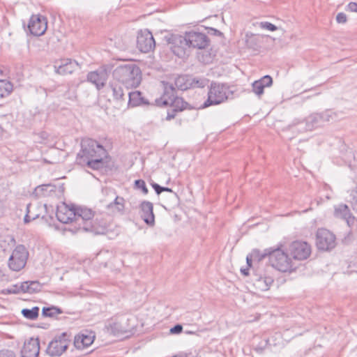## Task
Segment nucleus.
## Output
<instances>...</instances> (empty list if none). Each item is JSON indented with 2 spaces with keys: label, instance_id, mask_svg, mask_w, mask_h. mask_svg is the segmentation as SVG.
Instances as JSON below:
<instances>
[{
  "label": "nucleus",
  "instance_id": "21",
  "mask_svg": "<svg viewBox=\"0 0 357 357\" xmlns=\"http://www.w3.org/2000/svg\"><path fill=\"white\" fill-rule=\"evenodd\" d=\"M323 125L318 113L312 114L296 126L297 130L301 131L312 130Z\"/></svg>",
  "mask_w": 357,
  "mask_h": 357
},
{
  "label": "nucleus",
  "instance_id": "4",
  "mask_svg": "<svg viewBox=\"0 0 357 357\" xmlns=\"http://www.w3.org/2000/svg\"><path fill=\"white\" fill-rule=\"evenodd\" d=\"M164 93L162 97V105L170 106L175 110L181 112L187 107L188 103L183 98L176 96V91L173 84L163 82Z\"/></svg>",
  "mask_w": 357,
  "mask_h": 357
},
{
  "label": "nucleus",
  "instance_id": "26",
  "mask_svg": "<svg viewBox=\"0 0 357 357\" xmlns=\"http://www.w3.org/2000/svg\"><path fill=\"white\" fill-rule=\"evenodd\" d=\"M128 105L131 107L149 104V102L142 96V93L139 91L128 92Z\"/></svg>",
  "mask_w": 357,
  "mask_h": 357
},
{
  "label": "nucleus",
  "instance_id": "22",
  "mask_svg": "<svg viewBox=\"0 0 357 357\" xmlns=\"http://www.w3.org/2000/svg\"><path fill=\"white\" fill-rule=\"evenodd\" d=\"M141 218L144 222L151 227L155 225V215L153 204L148 201H143L140 204Z\"/></svg>",
  "mask_w": 357,
  "mask_h": 357
},
{
  "label": "nucleus",
  "instance_id": "51",
  "mask_svg": "<svg viewBox=\"0 0 357 357\" xmlns=\"http://www.w3.org/2000/svg\"><path fill=\"white\" fill-rule=\"evenodd\" d=\"M215 32H217L218 33V35H220L222 34V33L216 29H213Z\"/></svg>",
  "mask_w": 357,
  "mask_h": 357
},
{
  "label": "nucleus",
  "instance_id": "12",
  "mask_svg": "<svg viewBox=\"0 0 357 357\" xmlns=\"http://www.w3.org/2000/svg\"><path fill=\"white\" fill-rule=\"evenodd\" d=\"M76 206L74 204H67L64 202L57 206L56 215L58 220L64 224L74 223L75 219Z\"/></svg>",
  "mask_w": 357,
  "mask_h": 357
},
{
  "label": "nucleus",
  "instance_id": "18",
  "mask_svg": "<svg viewBox=\"0 0 357 357\" xmlns=\"http://www.w3.org/2000/svg\"><path fill=\"white\" fill-rule=\"evenodd\" d=\"M54 67L57 74L65 75L73 73L79 65L75 60L63 59L56 62Z\"/></svg>",
  "mask_w": 357,
  "mask_h": 357
},
{
  "label": "nucleus",
  "instance_id": "7",
  "mask_svg": "<svg viewBox=\"0 0 357 357\" xmlns=\"http://www.w3.org/2000/svg\"><path fill=\"white\" fill-rule=\"evenodd\" d=\"M336 237L331 231L319 228L316 233V245L318 250L331 251L336 246Z\"/></svg>",
  "mask_w": 357,
  "mask_h": 357
},
{
  "label": "nucleus",
  "instance_id": "48",
  "mask_svg": "<svg viewBox=\"0 0 357 357\" xmlns=\"http://www.w3.org/2000/svg\"><path fill=\"white\" fill-rule=\"evenodd\" d=\"M183 327L180 324H176L170 329V333L172 334H178L182 332Z\"/></svg>",
  "mask_w": 357,
  "mask_h": 357
},
{
  "label": "nucleus",
  "instance_id": "6",
  "mask_svg": "<svg viewBox=\"0 0 357 357\" xmlns=\"http://www.w3.org/2000/svg\"><path fill=\"white\" fill-rule=\"evenodd\" d=\"M269 262L272 267L281 272L290 271L293 266L291 258L280 248H271Z\"/></svg>",
  "mask_w": 357,
  "mask_h": 357
},
{
  "label": "nucleus",
  "instance_id": "15",
  "mask_svg": "<svg viewBox=\"0 0 357 357\" xmlns=\"http://www.w3.org/2000/svg\"><path fill=\"white\" fill-rule=\"evenodd\" d=\"M185 35L190 48L205 49L209 44V39L205 33L191 31L185 32Z\"/></svg>",
  "mask_w": 357,
  "mask_h": 357
},
{
  "label": "nucleus",
  "instance_id": "1",
  "mask_svg": "<svg viewBox=\"0 0 357 357\" xmlns=\"http://www.w3.org/2000/svg\"><path fill=\"white\" fill-rule=\"evenodd\" d=\"M81 147L77 155V164L95 170L104 167L103 158L107 156V152L102 145L93 139H86L82 141Z\"/></svg>",
  "mask_w": 357,
  "mask_h": 357
},
{
  "label": "nucleus",
  "instance_id": "45",
  "mask_svg": "<svg viewBox=\"0 0 357 357\" xmlns=\"http://www.w3.org/2000/svg\"><path fill=\"white\" fill-rule=\"evenodd\" d=\"M347 15L344 13H339L336 16V21L338 23L343 24V23H345L347 22Z\"/></svg>",
  "mask_w": 357,
  "mask_h": 357
},
{
  "label": "nucleus",
  "instance_id": "43",
  "mask_svg": "<svg viewBox=\"0 0 357 357\" xmlns=\"http://www.w3.org/2000/svg\"><path fill=\"white\" fill-rule=\"evenodd\" d=\"M21 283L13 285L10 288L7 289L8 293L9 294H20L22 293V289H21Z\"/></svg>",
  "mask_w": 357,
  "mask_h": 357
},
{
  "label": "nucleus",
  "instance_id": "38",
  "mask_svg": "<svg viewBox=\"0 0 357 357\" xmlns=\"http://www.w3.org/2000/svg\"><path fill=\"white\" fill-rule=\"evenodd\" d=\"M31 208L32 206L31 204L26 206V213L24 218V223H29L31 220H34L39 217V215H31Z\"/></svg>",
  "mask_w": 357,
  "mask_h": 357
},
{
  "label": "nucleus",
  "instance_id": "5",
  "mask_svg": "<svg viewBox=\"0 0 357 357\" xmlns=\"http://www.w3.org/2000/svg\"><path fill=\"white\" fill-rule=\"evenodd\" d=\"M75 213V225H72L69 230L73 233L87 231L86 225L92 224V218L95 216L94 213L90 208L76 206Z\"/></svg>",
  "mask_w": 357,
  "mask_h": 357
},
{
  "label": "nucleus",
  "instance_id": "17",
  "mask_svg": "<svg viewBox=\"0 0 357 357\" xmlns=\"http://www.w3.org/2000/svg\"><path fill=\"white\" fill-rule=\"evenodd\" d=\"M47 28V22L45 17L43 15H32L30 18L28 29L31 34L36 36L45 33Z\"/></svg>",
  "mask_w": 357,
  "mask_h": 357
},
{
  "label": "nucleus",
  "instance_id": "42",
  "mask_svg": "<svg viewBox=\"0 0 357 357\" xmlns=\"http://www.w3.org/2000/svg\"><path fill=\"white\" fill-rule=\"evenodd\" d=\"M260 27L264 29H267L271 31L277 30V26L272 23L264 22L260 23Z\"/></svg>",
  "mask_w": 357,
  "mask_h": 357
},
{
  "label": "nucleus",
  "instance_id": "36",
  "mask_svg": "<svg viewBox=\"0 0 357 357\" xmlns=\"http://www.w3.org/2000/svg\"><path fill=\"white\" fill-rule=\"evenodd\" d=\"M318 114H319V116L321 118V121L323 125L326 122H328V121H330L331 120H334L335 119V117H336V114L335 113H333V112L329 111V110L323 112L321 113H318Z\"/></svg>",
  "mask_w": 357,
  "mask_h": 357
},
{
  "label": "nucleus",
  "instance_id": "29",
  "mask_svg": "<svg viewBox=\"0 0 357 357\" xmlns=\"http://www.w3.org/2000/svg\"><path fill=\"white\" fill-rule=\"evenodd\" d=\"M176 87L181 91H185L190 88V76L179 75L174 80Z\"/></svg>",
  "mask_w": 357,
  "mask_h": 357
},
{
  "label": "nucleus",
  "instance_id": "44",
  "mask_svg": "<svg viewBox=\"0 0 357 357\" xmlns=\"http://www.w3.org/2000/svg\"><path fill=\"white\" fill-rule=\"evenodd\" d=\"M0 357H15L14 351L8 349L0 350Z\"/></svg>",
  "mask_w": 357,
  "mask_h": 357
},
{
  "label": "nucleus",
  "instance_id": "23",
  "mask_svg": "<svg viewBox=\"0 0 357 357\" xmlns=\"http://www.w3.org/2000/svg\"><path fill=\"white\" fill-rule=\"evenodd\" d=\"M252 281L253 285L257 290L264 291L269 289L274 280L272 277L261 276L256 274L254 275Z\"/></svg>",
  "mask_w": 357,
  "mask_h": 357
},
{
  "label": "nucleus",
  "instance_id": "39",
  "mask_svg": "<svg viewBox=\"0 0 357 357\" xmlns=\"http://www.w3.org/2000/svg\"><path fill=\"white\" fill-rule=\"evenodd\" d=\"M151 186L155 190L157 195H160L162 192H173V190L171 188L160 186L159 184L155 183H151Z\"/></svg>",
  "mask_w": 357,
  "mask_h": 357
},
{
  "label": "nucleus",
  "instance_id": "35",
  "mask_svg": "<svg viewBox=\"0 0 357 357\" xmlns=\"http://www.w3.org/2000/svg\"><path fill=\"white\" fill-rule=\"evenodd\" d=\"M110 87L113 93V96L116 100H120L123 99L124 93L122 87L120 85L116 84H112Z\"/></svg>",
  "mask_w": 357,
  "mask_h": 357
},
{
  "label": "nucleus",
  "instance_id": "40",
  "mask_svg": "<svg viewBox=\"0 0 357 357\" xmlns=\"http://www.w3.org/2000/svg\"><path fill=\"white\" fill-rule=\"evenodd\" d=\"M135 185L137 189H140L144 194L146 195L149 192L145 182L142 179H138L135 181Z\"/></svg>",
  "mask_w": 357,
  "mask_h": 357
},
{
  "label": "nucleus",
  "instance_id": "31",
  "mask_svg": "<svg viewBox=\"0 0 357 357\" xmlns=\"http://www.w3.org/2000/svg\"><path fill=\"white\" fill-rule=\"evenodd\" d=\"M39 307L35 306L31 309L24 308L22 310V314L27 319L35 320L38 318L39 314Z\"/></svg>",
  "mask_w": 357,
  "mask_h": 357
},
{
  "label": "nucleus",
  "instance_id": "37",
  "mask_svg": "<svg viewBox=\"0 0 357 357\" xmlns=\"http://www.w3.org/2000/svg\"><path fill=\"white\" fill-rule=\"evenodd\" d=\"M252 91L257 96H260L264 93V86L258 80L255 81L252 84Z\"/></svg>",
  "mask_w": 357,
  "mask_h": 357
},
{
  "label": "nucleus",
  "instance_id": "10",
  "mask_svg": "<svg viewBox=\"0 0 357 357\" xmlns=\"http://www.w3.org/2000/svg\"><path fill=\"white\" fill-rule=\"evenodd\" d=\"M168 45L173 54L179 58L185 57L190 48L185 35H172L168 39Z\"/></svg>",
  "mask_w": 357,
  "mask_h": 357
},
{
  "label": "nucleus",
  "instance_id": "46",
  "mask_svg": "<svg viewBox=\"0 0 357 357\" xmlns=\"http://www.w3.org/2000/svg\"><path fill=\"white\" fill-rule=\"evenodd\" d=\"M178 111L177 110H175L174 108H172L171 107V109H169L168 112H167V117H166V119L167 121H170L172 120V119H174L176 116V112H178Z\"/></svg>",
  "mask_w": 357,
  "mask_h": 357
},
{
  "label": "nucleus",
  "instance_id": "2",
  "mask_svg": "<svg viewBox=\"0 0 357 357\" xmlns=\"http://www.w3.org/2000/svg\"><path fill=\"white\" fill-rule=\"evenodd\" d=\"M113 77L126 88H136L142 81L140 68L135 63H129L118 66L113 71Z\"/></svg>",
  "mask_w": 357,
  "mask_h": 357
},
{
  "label": "nucleus",
  "instance_id": "28",
  "mask_svg": "<svg viewBox=\"0 0 357 357\" xmlns=\"http://www.w3.org/2000/svg\"><path fill=\"white\" fill-rule=\"evenodd\" d=\"M56 192V186L51 184H45L37 186L35 188L34 194L38 197H47L52 192Z\"/></svg>",
  "mask_w": 357,
  "mask_h": 357
},
{
  "label": "nucleus",
  "instance_id": "19",
  "mask_svg": "<svg viewBox=\"0 0 357 357\" xmlns=\"http://www.w3.org/2000/svg\"><path fill=\"white\" fill-rule=\"evenodd\" d=\"M334 216L336 218L346 221L349 227L354 225L355 217L351 213L349 206L345 204H340L334 206Z\"/></svg>",
  "mask_w": 357,
  "mask_h": 357
},
{
  "label": "nucleus",
  "instance_id": "3",
  "mask_svg": "<svg viewBox=\"0 0 357 357\" xmlns=\"http://www.w3.org/2000/svg\"><path fill=\"white\" fill-rule=\"evenodd\" d=\"M233 91L226 84L213 82L211 84L208 98L203 103L202 108L220 105L229 98H232Z\"/></svg>",
  "mask_w": 357,
  "mask_h": 357
},
{
  "label": "nucleus",
  "instance_id": "30",
  "mask_svg": "<svg viewBox=\"0 0 357 357\" xmlns=\"http://www.w3.org/2000/svg\"><path fill=\"white\" fill-rule=\"evenodd\" d=\"M13 86L9 81L0 79V98L9 96L13 91Z\"/></svg>",
  "mask_w": 357,
  "mask_h": 357
},
{
  "label": "nucleus",
  "instance_id": "49",
  "mask_svg": "<svg viewBox=\"0 0 357 357\" xmlns=\"http://www.w3.org/2000/svg\"><path fill=\"white\" fill-rule=\"evenodd\" d=\"M252 260H254V259L251 257V253H250L246 257V261H247V264H248V267H251Z\"/></svg>",
  "mask_w": 357,
  "mask_h": 357
},
{
  "label": "nucleus",
  "instance_id": "20",
  "mask_svg": "<svg viewBox=\"0 0 357 357\" xmlns=\"http://www.w3.org/2000/svg\"><path fill=\"white\" fill-rule=\"evenodd\" d=\"M40 352V342L38 338H30L24 342L21 351L22 357H37Z\"/></svg>",
  "mask_w": 357,
  "mask_h": 357
},
{
  "label": "nucleus",
  "instance_id": "13",
  "mask_svg": "<svg viewBox=\"0 0 357 357\" xmlns=\"http://www.w3.org/2000/svg\"><path fill=\"white\" fill-rule=\"evenodd\" d=\"M111 224V218L108 215H96L95 218L92 220L91 225H86L87 231L94 233L96 234H105Z\"/></svg>",
  "mask_w": 357,
  "mask_h": 357
},
{
  "label": "nucleus",
  "instance_id": "14",
  "mask_svg": "<svg viewBox=\"0 0 357 357\" xmlns=\"http://www.w3.org/2000/svg\"><path fill=\"white\" fill-rule=\"evenodd\" d=\"M289 252L294 259L304 260L311 254V246L305 241H294L289 246Z\"/></svg>",
  "mask_w": 357,
  "mask_h": 357
},
{
  "label": "nucleus",
  "instance_id": "32",
  "mask_svg": "<svg viewBox=\"0 0 357 357\" xmlns=\"http://www.w3.org/2000/svg\"><path fill=\"white\" fill-rule=\"evenodd\" d=\"M61 313V309L56 306L45 307L42 310V315L45 317H55Z\"/></svg>",
  "mask_w": 357,
  "mask_h": 357
},
{
  "label": "nucleus",
  "instance_id": "24",
  "mask_svg": "<svg viewBox=\"0 0 357 357\" xmlns=\"http://www.w3.org/2000/svg\"><path fill=\"white\" fill-rule=\"evenodd\" d=\"M94 340L92 333H80L75 337L74 346L78 349H83L90 346Z\"/></svg>",
  "mask_w": 357,
  "mask_h": 357
},
{
  "label": "nucleus",
  "instance_id": "9",
  "mask_svg": "<svg viewBox=\"0 0 357 357\" xmlns=\"http://www.w3.org/2000/svg\"><path fill=\"white\" fill-rule=\"evenodd\" d=\"M70 342V336L66 333H63L49 343L47 353L51 356H60L68 349Z\"/></svg>",
  "mask_w": 357,
  "mask_h": 357
},
{
  "label": "nucleus",
  "instance_id": "27",
  "mask_svg": "<svg viewBox=\"0 0 357 357\" xmlns=\"http://www.w3.org/2000/svg\"><path fill=\"white\" fill-rule=\"evenodd\" d=\"M22 293L34 294L40 291L42 284L37 280L21 282Z\"/></svg>",
  "mask_w": 357,
  "mask_h": 357
},
{
  "label": "nucleus",
  "instance_id": "47",
  "mask_svg": "<svg viewBox=\"0 0 357 357\" xmlns=\"http://www.w3.org/2000/svg\"><path fill=\"white\" fill-rule=\"evenodd\" d=\"M346 10L350 12L357 13V3L350 2L347 6Z\"/></svg>",
  "mask_w": 357,
  "mask_h": 357
},
{
  "label": "nucleus",
  "instance_id": "41",
  "mask_svg": "<svg viewBox=\"0 0 357 357\" xmlns=\"http://www.w3.org/2000/svg\"><path fill=\"white\" fill-rule=\"evenodd\" d=\"M259 82H261V84L264 87L271 86L273 84V79L269 75H265L262 78L258 80Z\"/></svg>",
  "mask_w": 357,
  "mask_h": 357
},
{
  "label": "nucleus",
  "instance_id": "25",
  "mask_svg": "<svg viewBox=\"0 0 357 357\" xmlns=\"http://www.w3.org/2000/svg\"><path fill=\"white\" fill-rule=\"evenodd\" d=\"M107 210L112 214L123 213L125 208V199L116 196L112 202L107 205Z\"/></svg>",
  "mask_w": 357,
  "mask_h": 357
},
{
  "label": "nucleus",
  "instance_id": "50",
  "mask_svg": "<svg viewBox=\"0 0 357 357\" xmlns=\"http://www.w3.org/2000/svg\"><path fill=\"white\" fill-rule=\"evenodd\" d=\"M241 273L245 275V276H248V274H249V268H241Z\"/></svg>",
  "mask_w": 357,
  "mask_h": 357
},
{
  "label": "nucleus",
  "instance_id": "34",
  "mask_svg": "<svg viewBox=\"0 0 357 357\" xmlns=\"http://www.w3.org/2000/svg\"><path fill=\"white\" fill-rule=\"evenodd\" d=\"M208 82V80L204 77H192L190 76V88H203Z\"/></svg>",
  "mask_w": 357,
  "mask_h": 357
},
{
  "label": "nucleus",
  "instance_id": "33",
  "mask_svg": "<svg viewBox=\"0 0 357 357\" xmlns=\"http://www.w3.org/2000/svg\"><path fill=\"white\" fill-rule=\"evenodd\" d=\"M271 248L265 249L263 252L257 249H255L251 252V257L254 259V260H257L260 261L263 260L265 257H270Z\"/></svg>",
  "mask_w": 357,
  "mask_h": 357
},
{
  "label": "nucleus",
  "instance_id": "8",
  "mask_svg": "<svg viewBox=\"0 0 357 357\" xmlns=\"http://www.w3.org/2000/svg\"><path fill=\"white\" fill-rule=\"evenodd\" d=\"M29 257V252L23 245H18L15 247L8 260V266L15 271L22 269Z\"/></svg>",
  "mask_w": 357,
  "mask_h": 357
},
{
  "label": "nucleus",
  "instance_id": "11",
  "mask_svg": "<svg viewBox=\"0 0 357 357\" xmlns=\"http://www.w3.org/2000/svg\"><path fill=\"white\" fill-rule=\"evenodd\" d=\"M111 68L108 66H103L96 70L89 72L87 74V81L96 86L99 90L105 86L108 79Z\"/></svg>",
  "mask_w": 357,
  "mask_h": 357
},
{
  "label": "nucleus",
  "instance_id": "16",
  "mask_svg": "<svg viewBox=\"0 0 357 357\" xmlns=\"http://www.w3.org/2000/svg\"><path fill=\"white\" fill-rule=\"evenodd\" d=\"M137 45L142 52L147 53L155 48V42L152 33L148 30H144L138 33Z\"/></svg>",
  "mask_w": 357,
  "mask_h": 357
}]
</instances>
